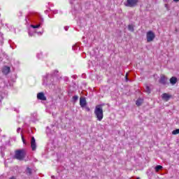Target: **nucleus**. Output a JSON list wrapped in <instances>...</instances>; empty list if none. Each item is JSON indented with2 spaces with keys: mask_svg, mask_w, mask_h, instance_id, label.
Masks as SVG:
<instances>
[{
  "mask_svg": "<svg viewBox=\"0 0 179 179\" xmlns=\"http://www.w3.org/2000/svg\"><path fill=\"white\" fill-rule=\"evenodd\" d=\"M103 106H104V104H99V105H96L95 107L94 113L97 121H101L103 118H104V114L103 112Z\"/></svg>",
  "mask_w": 179,
  "mask_h": 179,
  "instance_id": "obj_1",
  "label": "nucleus"
},
{
  "mask_svg": "<svg viewBox=\"0 0 179 179\" xmlns=\"http://www.w3.org/2000/svg\"><path fill=\"white\" fill-rule=\"evenodd\" d=\"M25 157H26V151L24 149L16 150L15 151L14 159L22 161V160H24Z\"/></svg>",
  "mask_w": 179,
  "mask_h": 179,
  "instance_id": "obj_2",
  "label": "nucleus"
},
{
  "mask_svg": "<svg viewBox=\"0 0 179 179\" xmlns=\"http://www.w3.org/2000/svg\"><path fill=\"white\" fill-rule=\"evenodd\" d=\"M156 35L155 34V32H152V31H148L146 34L147 43H150L153 41Z\"/></svg>",
  "mask_w": 179,
  "mask_h": 179,
  "instance_id": "obj_3",
  "label": "nucleus"
},
{
  "mask_svg": "<svg viewBox=\"0 0 179 179\" xmlns=\"http://www.w3.org/2000/svg\"><path fill=\"white\" fill-rule=\"evenodd\" d=\"M139 2V0H127L126 6H128L129 8H135L136 5H138V3Z\"/></svg>",
  "mask_w": 179,
  "mask_h": 179,
  "instance_id": "obj_4",
  "label": "nucleus"
},
{
  "mask_svg": "<svg viewBox=\"0 0 179 179\" xmlns=\"http://www.w3.org/2000/svg\"><path fill=\"white\" fill-rule=\"evenodd\" d=\"M37 99L38 100H42L43 101H47V97L44 95L43 92H39L37 94Z\"/></svg>",
  "mask_w": 179,
  "mask_h": 179,
  "instance_id": "obj_5",
  "label": "nucleus"
},
{
  "mask_svg": "<svg viewBox=\"0 0 179 179\" xmlns=\"http://www.w3.org/2000/svg\"><path fill=\"white\" fill-rule=\"evenodd\" d=\"M31 148L33 151L37 149V145L36 144V138H34V137H32L31 139Z\"/></svg>",
  "mask_w": 179,
  "mask_h": 179,
  "instance_id": "obj_6",
  "label": "nucleus"
},
{
  "mask_svg": "<svg viewBox=\"0 0 179 179\" xmlns=\"http://www.w3.org/2000/svg\"><path fill=\"white\" fill-rule=\"evenodd\" d=\"M2 73L3 75H8L10 73V67L4 66L2 69Z\"/></svg>",
  "mask_w": 179,
  "mask_h": 179,
  "instance_id": "obj_7",
  "label": "nucleus"
},
{
  "mask_svg": "<svg viewBox=\"0 0 179 179\" xmlns=\"http://www.w3.org/2000/svg\"><path fill=\"white\" fill-rule=\"evenodd\" d=\"M159 83H161V85H167V77L164 75L161 76Z\"/></svg>",
  "mask_w": 179,
  "mask_h": 179,
  "instance_id": "obj_8",
  "label": "nucleus"
},
{
  "mask_svg": "<svg viewBox=\"0 0 179 179\" xmlns=\"http://www.w3.org/2000/svg\"><path fill=\"white\" fill-rule=\"evenodd\" d=\"M86 104H87V103L86 102V98L80 97V107H82V108L85 107Z\"/></svg>",
  "mask_w": 179,
  "mask_h": 179,
  "instance_id": "obj_9",
  "label": "nucleus"
},
{
  "mask_svg": "<svg viewBox=\"0 0 179 179\" xmlns=\"http://www.w3.org/2000/svg\"><path fill=\"white\" fill-rule=\"evenodd\" d=\"M170 99H171V95L167 93H164L162 94V99L164 100L165 101H169Z\"/></svg>",
  "mask_w": 179,
  "mask_h": 179,
  "instance_id": "obj_10",
  "label": "nucleus"
},
{
  "mask_svg": "<svg viewBox=\"0 0 179 179\" xmlns=\"http://www.w3.org/2000/svg\"><path fill=\"white\" fill-rule=\"evenodd\" d=\"M170 83L171 85H176L177 83V78L176 77H172L170 78Z\"/></svg>",
  "mask_w": 179,
  "mask_h": 179,
  "instance_id": "obj_11",
  "label": "nucleus"
},
{
  "mask_svg": "<svg viewBox=\"0 0 179 179\" xmlns=\"http://www.w3.org/2000/svg\"><path fill=\"white\" fill-rule=\"evenodd\" d=\"M142 103H143V99H138L136 101V106H138V107H139L140 106H142Z\"/></svg>",
  "mask_w": 179,
  "mask_h": 179,
  "instance_id": "obj_12",
  "label": "nucleus"
},
{
  "mask_svg": "<svg viewBox=\"0 0 179 179\" xmlns=\"http://www.w3.org/2000/svg\"><path fill=\"white\" fill-rule=\"evenodd\" d=\"M163 169V166L162 165H158L155 166V171L157 173L159 170H162Z\"/></svg>",
  "mask_w": 179,
  "mask_h": 179,
  "instance_id": "obj_13",
  "label": "nucleus"
},
{
  "mask_svg": "<svg viewBox=\"0 0 179 179\" xmlns=\"http://www.w3.org/2000/svg\"><path fill=\"white\" fill-rule=\"evenodd\" d=\"M179 134V129H175L172 131L173 135H178Z\"/></svg>",
  "mask_w": 179,
  "mask_h": 179,
  "instance_id": "obj_14",
  "label": "nucleus"
},
{
  "mask_svg": "<svg viewBox=\"0 0 179 179\" xmlns=\"http://www.w3.org/2000/svg\"><path fill=\"white\" fill-rule=\"evenodd\" d=\"M27 174L28 175V176H31V169H30V168H27Z\"/></svg>",
  "mask_w": 179,
  "mask_h": 179,
  "instance_id": "obj_15",
  "label": "nucleus"
},
{
  "mask_svg": "<svg viewBox=\"0 0 179 179\" xmlns=\"http://www.w3.org/2000/svg\"><path fill=\"white\" fill-rule=\"evenodd\" d=\"M40 26H41V24H38L37 25L31 24V27H32V29H38V27H40Z\"/></svg>",
  "mask_w": 179,
  "mask_h": 179,
  "instance_id": "obj_16",
  "label": "nucleus"
},
{
  "mask_svg": "<svg viewBox=\"0 0 179 179\" xmlns=\"http://www.w3.org/2000/svg\"><path fill=\"white\" fill-rule=\"evenodd\" d=\"M145 92L146 93H148V94H150V88L149 87V86L145 87Z\"/></svg>",
  "mask_w": 179,
  "mask_h": 179,
  "instance_id": "obj_17",
  "label": "nucleus"
},
{
  "mask_svg": "<svg viewBox=\"0 0 179 179\" xmlns=\"http://www.w3.org/2000/svg\"><path fill=\"white\" fill-rule=\"evenodd\" d=\"M128 29L129 30V31H134V25L129 24L128 26Z\"/></svg>",
  "mask_w": 179,
  "mask_h": 179,
  "instance_id": "obj_18",
  "label": "nucleus"
},
{
  "mask_svg": "<svg viewBox=\"0 0 179 179\" xmlns=\"http://www.w3.org/2000/svg\"><path fill=\"white\" fill-rule=\"evenodd\" d=\"M78 96L76 95L73 96V100H74L75 101H76V100H78Z\"/></svg>",
  "mask_w": 179,
  "mask_h": 179,
  "instance_id": "obj_19",
  "label": "nucleus"
},
{
  "mask_svg": "<svg viewBox=\"0 0 179 179\" xmlns=\"http://www.w3.org/2000/svg\"><path fill=\"white\" fill-rule=\"evenodd\" d=\"M125 78H126L127 80H128V73L126 74Z\"/></svg>",
  "mask_w": 179,
  "mask_h": 179,
  "instance_id": "obj_20",
  "label": "nucleus"
},
{
  "mask_svg": "<svg viewBox=\"0 0 179 179\" xmlns=\"http://www.w3.org/2000/svg\"><path fill=\"white\" fill-rule=\"evenodd\" d=\"M174 2H178L179 0H173Z\"/></svg>",
  "mask_w": 179,
  "mask_h": 179,
  "instance_id": "obj_21",
  "label": "nucleus"
},
{
  "mask_svg": "<svg viewBox=\"0 0 179 179\" xmlns=\"http://www.w3.org/2000/svg\"><path fill=\"white\" fill-rule=\"evenodd\" d=\"M87 111H90V108H87Z\"/></svg>",
  "mask_w": 179,
  "mask_h": 179,
  "instance_id": "obj_22",
  "label": "nucleus"
},
{
  "mask_svg": "<svg viewBox=\"0 0 179 179\" xmlns=\"http://www.w3.org/2000/svg\"><path fill=\"white\" fill-rule=\"evenodd\" d=\"M22 141L24 142V138L22 137Z\"/></svg>",
  "mask_w": 179,
  "mask_h": 179,
  "instance_id": "obj_23",
  "label": "nucleus"
},
{
  "mask_svg": "<svg viewBox=\"0 0 179 179\" xmlns=\"http://www.w3.org/2000/svg\"><path fill=\"white\" fill-rule=\"evenodd\" d=\"M55 176H52V178H54Z\"/></svg>",
  "mask_w": 179,
  "mask_h": 179,
  "instance_id": "obj_24",
  "label": "nucleus"
},
{
  "mask_svg": "<svg viewBox=\"0 0 179 179\" xmlns=\"http://www.w3.org/2000/svg\"><path fill=\"white\" fill-rule=\"evenodd\" d=\"M136 179H141L140 178H137Z\"/></svg>",
  "mask_w": 179,
  "mask_h": 179,
  "instance_id": "obj_25",
  "label": "nucleus"
}]
</instances>
